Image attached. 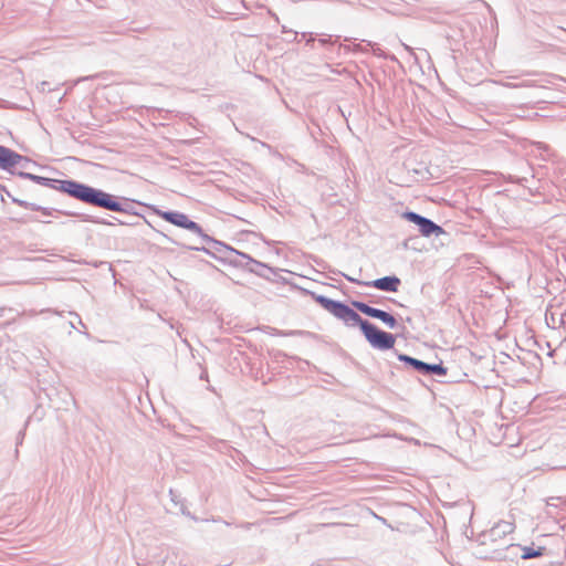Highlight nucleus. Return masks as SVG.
<instances>
[{"label":"nucleus","mask_w":566,"mask_h":566,"mask_svg":"<svg viewBox=\"0 0 566 566\" xmlns=\"http://www.w3.org/2000/svg\"><path fill=\"white\" fill-rule=\"evenodd\" d=\"M408 360L418 369L420 370L421 373H424V374H429V373H432V374H437V375H440V376H444L447 375V368L443 367L442 365L440 364H437V365H429V364H426L423 361H420V360H417V359H413V358H408Z\"/></svg>","instance_id":"obj_11"},{"label":"nucleus","mask_w":566,"mask_h":566,"mask_svg":"<svg viewBox=\"0 0 566 566\" xmlns=\"http://www.w3.org/2000/svg\"><path fill=\"white\" fill-rule=\"evenodd\" d=\"M352 305L363 314L370 316L373 318L380 319L384 324L389 325V312L375 308L360 301H353Z\"/></svg>","instance_id":"obj_9"},{"label":"nucleus","mask_w":566,"mask_h":566,"mask_svg":"<svg viewBox=\"0 0 566 566\" xmlns=\"http://www.w3.org/2000/svg\"><path fill=\"white\" fill-rule=\"evenodd\" d=\"M29 220H30V221H33V222H39V221H40V220H39L38 218H35V217H31Z\"/></svg>","instance_id":"obj_21"},{"label":"nucleus","mask_w":566,"mask_h":566,"mask_svg":"<svg viewBox=\"0 0 566 566\" xmlns=\"http://www.w3.org/2000/svg\"><path fill=\"white\" fill-rule=\"evenodd\" d=\"M21 159L18 164H17V167H20L21 169H28L33 163L31 161V159H29L28 157L21 155Z\"/></svg>","instance_id":"obj_13"},{"label":"nucleus","mask_w":566,"mask_h":566,"mask_svg":"<svg viewBox=\"0 0 566 566\" xmlns=\"http://www.w3.org/2000/svg\"><path fill=\"white\" fill-rule=\"evenodd\" d=\"M403 217L419 227L422 235L429 237L432 234L440 235L443 233L441 227L433 223L431 220L423 218L415 212H405Z\"/></svg>","instance_id":"obj_7"},{"label":"nucleus","mask_w":566,"mask_h":566,"mask_svg":"<svg viewBox=\"0 0 566 566\" xmlns=\"http://www.w3.org/2000/svg\"><path fill=\"white\" fill-rule=\"evenodd\" d=\"M12 202L17 203L18 206H20L22 208L30 209L32 211H41L46 217L53 216L54 212H59V213H62V214H65V216H70V217L77 216V213H75V212L57 210V209H54V208H45V207H41V206H39L36 203L29 202V201H25V200H21V199H18V198H12Z\"/></svg>","instance_id":"obj_10"},{"label":"nucleus","mask_w":566,"mask_h":566,"mask_svg":"<svg viewBox=\"0 0 566 566\" xmlns=\"http://www.w3.org/2000/svg\"><path fill=\"white\" fill-rule=\"evenodd\" d=\"M361 332L374 348L389 349V333L379 329L370 322L364 324Z\"/></svg>","instance_id":"obj_6"},{"label":"nucleus","mask_w":566,"mask_h":566,"mask_svg":"<svg viewBox=\"0 0 566 566\" xmlns=\"http://www.w3.org/2000/svg\"><path fill=\"white\" fill-rule=\"evenodd\" d=\"M313 41H314V39H313V38H310V39L307 40V42H308V43H310V42H313Z\"/></svg>","instance_id":"obj_24"},{"label":"nucleus","mask_w":566,"mask_h":566,"mask_svg":"<svg viewBox=\"0 0 566 566\" xmlns=\"http://www.w3.org/2000/svg\"><path fill=\"white\" fill-rule=\"evenodd\" d=\"M319 42L322 44H326V43L331 42V39H321Z\"/></svg>","instance_id":"obj_20"},{"label":"nucleus","mask_w":566,"mask_h":566,"mask_svg":"<svg viewBox=\"0 0 566 566\" xmlns=\"http://www.w3.org/2000/svg\"><path fill=\"white\" fill-rule=\"evenodd\" d=\"M345 277L348 281L354 282L356 284H359V285L373 286V287H376L378 290H381V291H385V292H389V275H386L384 277H380V279H377V280H374V281H360L358 279H355V277H352V276H348V275H345Z\"/></svg>","instance_id":"obj_12"},{"label":"nucleus","mask_w":566,"mask_h":566,"mask_svg":"<svg viewBox=\"0 0 566 566\" xmlns=\"http://www.w3.org/2000/svg\"><path fill=\"white\" fill-rule=\"evenodd\" d=\"M390 284H391V291H396V289H397L396 285L399 284V280L396 277H391Z\"/></svg>","instance_id":"obj_15"},{"label":"nucleus","mask_w":566,"mask_h":566,"mask_svg":"<svg viewBox=\"0 0 566 566\" xmlns=\"http://www.w3.org/2000/svg\"><path fill=\"white\" fill-rule=\"evenodd\" d=\"M514 526L510 522H499L489 532L488 538L491 543L500 542L495 551L507 548L511 543L507 536L513 533Z\"/></svg>","instance_id":"obj_5"},{"label":"nucleus","mask_w":566,"mask_h":566,"mask_svg":"<svg viewBox=\"0 0 566 566\" xmlns=\"http://www.w3.org/2000/svg\"><path fill=\"white\" fill-rule=\"evenodd\" d=\"M77 200L97 208L114 212L130 213L133 206L127 199L122 203L118 198L92 186H73Z\"/></svg>","instance_id":"obj_1"},{"label":"nucleus","mask_w":566,"mask_h":566,"mask_svg":"<svg viewBox=\"0 0 566 566\" xmlns=\"http://www.w3.org/2000/svg\"><path fill=\"white\" fill-rule=\"evenodd\" d=\"M17 175L23 179L32 180L35 184H39L41 186L49 187V188L59 190L61 192H64L76 200H77V196L75 195V191L72 190V188H74L73 186H86V184H82V182H78L73 179H64V180L52 179V178H48V177L33 175L31 172H27L23 170L18 171Z\"/></svg>","instance_id":"obj_4"},{"label":"nucleus","mask_w":566,"mask_h":566,"mask_svg":"<svg viewBox=\"0 0 566 566\" xmlns=\"http://www.w3.org/2000/svg\"><path fill=\"white\" fill-rule=\"evenodd\" d=\"M243 258H247L249 259L255 266H260V268H265V265L261 262H258L255 260H252L250 256H248L247 254L244 253H240Z\"/></svg>","instance_id":"obj_14"},{"label":"nucleus","mask_w":566,"mask_h":566,"mask_svg":"<svg viewBox=\"0 0 566 566\" xmlns=\"http://www.w3.org/2000/svg\"><path fill=\"white\" fill-rule=\"evenodd\" d=\"M154 212L163 218L165 221L189 230L192 233H196L202 238V240L207 243L214 242L212 238H210L208 234H206L202 230V228L195 221L190 220L187 214L179 212V211H163L160 209L154 208Z\"/></svg>","instance_id":"obj_3"},{"label":"nucleus","mask_w":566,"mask_h":566,"mask_svg":"<svg viewBox=\"0 0 566 566\" xmlns=\"http://www.w3.org/2000/svg\"><path fill=\"white\" fill-rule=\"evenodd\" d=\"M1 192H3L8 198H10L12 200V198H14L11 192L6 188V190H0Z\"/></svg>","instance_id":"obj_17"},{"label":"nucleus","mask_w":566,"mask_h":566,"mask_svg":"<svg viewBox=\"0 0 566 566\" xmlns=\"http://www.w3.org/2000/svg\"><path fill=\"white\" fill-rule=\"evenodd\" d=\"M84 220L85 221H91V219H88V218H84ZM92 222L101 223V224H111L109 222L104 221V220H102V221H99V220H92Z\"/></svg>","instance_id":"obj_16"},{"label":"nucleus","mask_w":566,"mask_h":566,"mask_svg":"<svg viewBox=\"0 0 566 566\" xmlns=\"http://www.w3.org/2000/svg\"><path fill=\"white\" fill-rule=\"evenodd\" d=\"M22 160L21 154L14 151L13 149L0 145V169L8 171L10 174H17L14 168L17 164Z\"/></svg>","instance_id":"obj_8"},{"label":"nucleus","mask_w":566,"mask_h":566,"mask_svg":"<svg viewBox=\"0 0 566 566\" xmlns=\"http://www.w3.org/2000/svg\"><path fill=\"white\" fill-rule=\"evenodd\" d=\"M200 379H208V373L207 370H203L200 375Z\"/></svg>","instance_id":"obj_19"},{"label":"nucleus","mask_w":566,"mask_h":566,"mask_svg":"<svg viewBox=\"0 0 566 566\" xmlns=\"http://www.w3.org/2000/svg\"><path fill=\"white\" fill-rule=\"evenodd\" d=\"M0 190H6V186H3L2 184H0Z\"/></svg>","instance_id":"obj_22"},{"label":"nucleus","mask_w":566,"mask_h":566,"mask_svg":"<svg viewBox=\"0 0 566 566\" xmlns=\"http://www.w3.org/2000/svg\"><path fill=\"white\" fill-rule=\"evenodd\" d=\"M7 311L12 312V308L0 307V317H2L4 312H7Z\"/></svg>","instance_id":"obj_18"},{"label":"nucleus","mask_w":566,"mask_h":566,"mask_svg":"<svg viewBox=\"0 0 566 566\" xmlns=\"http://www.w3.org/2000/svg\"><path fill=\"white\" fill-rule=\"evenodd\" d=\"M312 297L315 300L317 304H319L325 311L333 314L335 317L345 322V324L349 326H359L360 329H364V324L369 321L364 319L356 311H354L348 305L328 298L327 296L312 293Z\"/></svg>","instance_id":"obj_2"},{"label":"nucleus","mask_w":566,"mask_h":566,"mask_svg":"<svg viewBox=\"0 0 566 566\" xmlns=\"http://www.w3.org/2000/svg\"><path fill=\"white\" fill-rule=\"evenodd\" d=\"M390 322H391V326H392V325H394V323H395V319H394V317H392V316H391V318H390Z\"/></svg>","instance_id":"obj_23"}]
</instances>
